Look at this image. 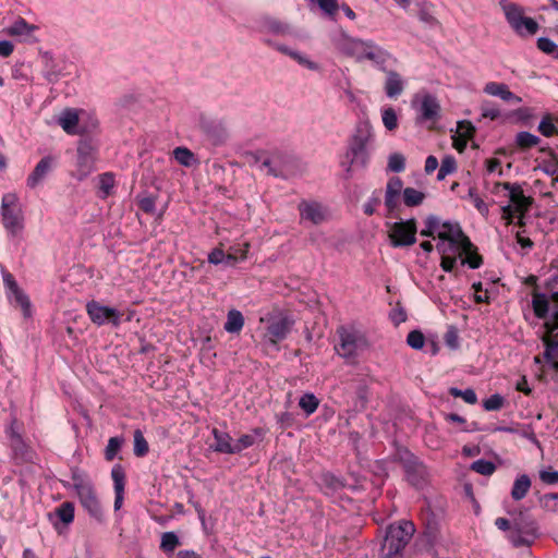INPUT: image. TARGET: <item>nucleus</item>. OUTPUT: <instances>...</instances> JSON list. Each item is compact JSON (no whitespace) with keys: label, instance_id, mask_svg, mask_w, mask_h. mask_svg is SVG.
Returning <instances> with one entry per match:
<instances>
[{"label":"nucleus","instance_id":"f8f14e48","mask_svg":"<svg viewBox=\"0 0 558 558\" xmlns=\"http://www.w3.org/2000/svg\"><path fill=\"white\" fill-rule=\"evenodd\" d=\"M87 314L90 320L98 325L111 323L113 326H119L121 322V314L113 307L105 306L97 301H90L86 305Z\"/></svg>","mask_w":558,"mask_h":558},{"label":"nucleus","instance_id":"864d4df0","mask_svg":"<svg viewBox=\"0 0 558 558\" xmlns=\"http://www.w3.org/2000/svg\"><path fill=\"white\" fill-rule=\"evenodd\" d=\"M418 20L422 23H424L427 26H429V27H434V26H437L439 24L438 20L434 16L433 12L427 7H423L418 11Z\"/></svg>","mask_w":558,"mask_h":558},{"label":"nucleus","instance_id":"5701e85b","mask_svg":"<svg viewBox=\"0 0 558 558\" xmlns=\"http://www.w3.org/2000/svg\"><path fill=\"white\" fill-rule=\"evenodd\" d=\"M111 477L113 481L114 488V504L113 508L116 511L120 510L123 504L124 485H125V473L120 464H116L111 470Z\"/></svg>","mask_w":558,"mask_h":558},{"label":"nucleus","instance_id":"ddd939ff","mask_svg":"<svg viewBox=\"0 0 558 558\" xmlns=\"http://www.w3.org/2000/svg\"><path fill=\"white\" fill-rule=\"evenodd\" d=\"M96 145L90 138H82L77 144V168L81 179L94 170Z\"/></svg>","mask_w":558,"mask_h":558},{"label":"nucleus","instance_id":"c03bdc74","mask_svg":"<svg viewBox=\"0 0 558 558\" xmlns=\"http://www.w3.org/2000/svg\"><path fill=\"white\" fill-rule=\"evenodd\" d=\"M539 26L532 17L524 16L520 22V32H515L519 36L534 35L537 33Z\"/></svg>","mask_w":558,"mask_h":558},{"label":"nucleus","instance_id":"13d9d810","mask_svg":"<svg viewBox=\"0 0 558 558\" xmlns=\"http://www.w3.org/2000/svg\"><path fill=\"white\" fill-rule=\"evenodd\" d=\"M400 195L385 191V206L388 210V216L397 209L399 205Z\"/></svg>","mask_w":558,"mask_h":558},{"label":"nucleus","instance_id":"a19ab883","mask_svg":"<svg viewBox=\"0 0 558 558\" xmlns=\"http://www.w3.org/2000/svg\"><path fill=\"white\" fill-rule=\"evenodd\" d=\"M173 156L175 160L184 167L192 166L194 161V154L189 148L185 147H177L173 150Z\"/></svg>","mask_w":558,"mask_h":558},{"label":"nucleus","instance_id":"49530a36","mask_svg":"<svg viewBox=\"0 0 558 558\" xmlns=\"http://www.w3.org/2000/svg\"><path fill=\"white\" fill-rule=\"evenodd\" d=\"M14 294V300L16 304H19L23 311V314L25 317L31 316V302L28 296L17 288L16 290L12 291Z\"/></svg>","mask_w":558,"mask_h":558},{"label":"nucleus","instance_id":"c756f323","mask_svg":"<svg viewBox=\"0 0 558 558\" xmlns=\"http://www.w3.org/2000/svg\"><path fill=\"white\" fill-rule=\"evenodd\" d=\"M531 488V480L526 474L520 475L513 483L511 497L513 500L523 499Z\"/></svg>","mask_w":558,"mask_h":558},{"label":"nucleus","instance_id":"c9c22d12","mask_svg":"<svg viewBox=\"0 0 558 558\" xmlns=\"http://www.w3.org/2000/svg\"><path fill=\"white\" fill-rule=\"evenodd\" d=\"M463 255H465V257H461V265H468L472 269H477L482 266L483 258L477 254L473 243L470 252H463Z\"/></svg>","mask_w":558,"mask_h":558},{"label":"nucleus","instance_id":"72a5a7b5","mask_svg":"<svg viewBox=\"0 0 558 558\" xmlns=\"http://www.w3.org/2000/svg\"><path fill=\"white\" fill-rule=\"evenodd\" d=\"M532 304L535 315L538 318H545L548 313V300L546 295L543 293L534 294Z\"/></svg>","mask_w":558,"mask_h":558},{"label":"nucleus","instance_id":"bf43d9fd","mask_svg":"<svg viewBox=\"0 0 558 558\" xmlns=\"http://www.w3.org/2000/svg\"><path fill=\"white\" fill-rule=\"evenodd\" d=\"M469 196L473 201L476 209L484 216L488 215V206L484 203V201L477 195L475 189L469 190Z\"/></svg>","mask_w":558,"mask_h":558},{"label":"nucleus","instance_id":"3c124183","mask_svg":"<svg viewBox=\"0 0 558 558\" xmlns=\"http://www.w3.org/2000/svg\"><path fill=\"white\" fill-rule=\"evenodd\" d=\"M505 399L499 393L492 395L488 399L484 400L483 407L486 411H498L502 408Z\"/></svg>","mask_w":558,"mask_h":558},{"label":"nucleus","instance_id":"8fccbe9b","mask_svg":"<svg viewBox=\"0 0 558 558\" xmlns=\"http://www.w3.org/2000/svg\"><path fill=\"white\" fill-rule=\"evenodd\" d=\"M407 343L415 350H420L424 347L425 337L420 330H412L407 337Z\"/></svg>","mask_w":558,"mask_h":558},{"label":"nucleus","instance_id":"423d86ee","mask_svg":"<svg viewBox=\"0 0 558 558\" xmlns=\"http://www.w3.org/2000/svg\"><path fill=\"white\" fill-rule=\"evenodd\" d=\"M73 486L77 493L80 501L90 517L97 521L102 520V509L95 494L94 487L83 474L74 471L72 474Z\"/></svg>","mask_w":558,"mask_h":558},{"label":"nucleus","instance_id":"2eb2a0df","mask_svg":"<svg viewBox=\"0 0 558 558\" xmlns=\"http://www.w3.org/2000/svg\"><path fill=\"white\" fill-rule=\"evenodd\" d=\"M294 320L289 316H279L270 320L266 328L265 339L272 344L284 340L290 333Z\"/></svg>","mask_w":558,"mask_h":558},{"label":"nucleus","instance_id":"4468645a","mask_svg":"<svg viewBox=\"0 0 558 558\" xmlns=\"http://www.w3.org/2000/svg\"><path fill=\"white\" fill-rule=\"evenodd\" d=\"M301 222L320 225L328 219L327 208L318 202L303 199L298 205Z\"/></svg>","mask_w":558,"mask_h":558},{"label":"nucleus","instance_id":"58836bf2","mask_svg":"<svg viewBox=\"0 0 558 558\" xmlns=\"http://www.w3.org/2000/svg\"><path fill=\"white\" fill-rule=\"evenodd\" d=\"M134 454L136 457H144L147 454L149 447L143 433L140 429L134 432Z\"/></svg>","mask_w":558,"mask_h":558},{"label":"nucleus","instance_id":"338daca9","mask_svg":"<svg viewBox=\"0 0 558 558\" xmlns=\"http://www.w3.org/2000/svg\"><path fill=\"white\" fill-rule=\"evenodd\" d=\"M539 478L542 482L548 485L558 483V471H541Z\"/></svg>","mask_w":558,"mask_h":558},{"label":"nucleus","instance_id":"20e7f679","mask_svg":"<svg viewBox=\"0 0 558 558\" xmlns=\"http://www.w3.org/2000/svg\"><path fill=\"white\" fill-rule=\"evenodd\" d=\"M2 223L9 235L13 239L20 238L24 229V216L19 197L13 193L2 196L0 208Z\"/></svg>","mask_w":558,"mask_h":558},{"label":"nucleus","instance_id":"0eeeda50","mask_svg":"<svg viewBox=\"0 0 558 558\" xmlns=\"http://www.w3.org/2000/svg\"><path fill=\"white\" fill-rule=\"evenodd\" d=\"M537 524L525 513H520L512 521L510 532L507 534L508 541L514 547L530 546L537 538Z\"/></svg>","mask_w":558,"mask_h":558},{"label":"nucleus","instance_id":"393cba45","mask_svg":"<svg viewBox=\"0 0 558 558\" xmlns=\"http://www.w3.org/2000/svg\"><path fill=\"white\" fill-rule=\"evenodd\" d=\"M472 246L464 245L463 241H439L436 245L437 251L444 257H462L463 252H470Z\"/></svg>","mask_w":558,"mask_h":558},{"label":"nucleus","instance_id":"f03ea898","mask_svg":"<svg viewBox=\"0 0 558 558\" xmlns=\"http://www.w3.org/2000/svg\"><path fill=\"white\" fill-rule=\"evenodd\" d=\"M373 128L368 121H361L356 124L341 167L347 178H351L356 170L365 169L369 160L367 145L373 140Z\"/></svg>","mask_w":558,"mask_h":558},{"label":"nucleus","instance_id":"39448f33","mask_svg":"<svg viewBox=\"0 0 558 558\" xmlns=\"http://www.w3.org/2000/svg\"><path fill=\"white\" fill-rule=\"evenodd\" d=\"M339 342L335 345V350L339 356L351 360L368 347L365 336L353 329L341 326L337 330Z\"/></svg>","mask_w":558,"mask_h":558},{"label":"nucleus","instance_id":"9b49d317","mask_svg":"<svg viewBox=\"0 0 558 558\" xmlns=\"http://www.w3.org/2000/svg\"><path fill=\"white\" fill-rule=\"evenodd\" d=\"M388 238L393 247L411 246L416 242V220L414 218L387 223Z\"/></svg>","mask_w":558,"mask_h":558},{"label":"nucleus","instance_id":"de8ad7c7","mask_svg":"<svg viewBox=\"0 0 558 558\" xmlns=\"http://www.w3.org/2000/svg\"><path fill=\"white\" fill-rule=\"evenodd\" d=\"M179 544V537L177 536L175 533L166 532L162 534L160 547L165 551H173Z\"/></svg>","mask_w":558,"mask_h":558},{"label":"nucleus","instance_id":"7c9ffc66","mask_svg":"<svg viewBox=\"0 0 558 558\" xmlns=\"http://www.w3.org/2000/svg\"><path fill=\"white\" fill-rule=\"evenodd\" d=\"M402 199L408 207H414L423 203L425 194L414 187H405L402 192Z\"/></svg>","mask_w":558,"mask_h":558},{"label":"nucleus","instance_id":"1a4fd4ad","mask_svg":"<svg viewBox=\"0 0 558 558\" xmlns=\"http://www.w3.org/2000/svg\"><path fill=\"white\" fill-rule=\"evenodd\" d=\"M415 532L414 524L410 521H400L398 524H391L385 535L381 548L389 550V554H401L403 548L412 538Z\"/></svg>","mask_w":558,"mask_h":558},{"label":"nucleus","instance_id":"a211bd4d","mask_svg":"<svg viewBox=\"0 0 558 558\" xmlns=\"http://www.w3.org/2000/svg\"><path fill=\"white\" fill-rule=\"evenodd\" d=\"M386 73V80L384 83V90L388 98L396 99L404 90L407 81L400 73L393 70H388Z\"/></svg>","mask_w":558,"mask_h":558},{"label":"nucleus","instance_id":"f704fd0d","mask_svg":"<svg viewBox=\"0 0 558 558\" xmlns=\"http://www.w3.org/2000/svg\"><path fill=\"white\" fill-rule=\"evenodd\" d=\"M299 405L308 416L317 410L319 400L313 393H305L300 398Z\"/></svg>","mask_w":558,"mask_h":558},{"label":"nucleus","instance_id":"b1692460","mask_svg":"<svg viewBox=\"0 0 558 558\" xmlns=\"http://www.w3.org/2000/svg\"><path fill=\"white\" fill-rule=\"evenodd\" d=\"M81 119L82 118H80L77 110L66 108L59 116L58 123L64 130V132L71 135H75L78 134Z\"/></svg>","mask_w":558,"mask_h":558},{"label":"nucleus","instance_id":"e433bc0d","mask_svg":"<svg viewBox=\"0 0 558 558\" xmlns=\"http://www.w3.org/2000/svg\"><path fill=\"white\" fill-rule=\"evenodd\" d=\"M537 130L545 137H551L558 134V128L554 124L550 114H546L542 118Z\"/></svg>","mask_w":558,"mask_h":558},{"label":"nucleus","instance_id":"6e6552de","mask_svg":"<svg viewBox=\"0 0 558 558\" xmlns=\"http://www.w3.org/2000/svg\"><path fill=\"white\" fill-rule=\"evenodd\" d=\"M395 460L399 462L405 472L408 482L415 487H423L427 481L426 466L407 448H399L395 453Z\"/></svg>","mask_w":558,"mask_h":558},{"label":"nucleus","instance_id":"4d7b16f0","mask_svg":"<svg viewBox=\"0 0 558 558\" xmlns=\"http://www.w3.org/2000/svg\"><path fill=\"white\" fill-rule=\"evenodd\" d=\"M255 437L250 434L242 435L235 442H234V450L235 453L241 452L242 450L250 448L254 445Z\"/></svg>","mask_w":558,"mask_h":558},{"label":"nucleus","instance_id":"f3484780","mask_svg":"<svg viewBox=\"0 0 558 558\" xmlns=\"http://www.w3.org/2000/svg\"><path fill=\"white\" fill-rule=\"evenodd\" d=\"M483 90L485 94L498 97L507 104L519 105L522 101V98L513 94L505 83L488 82Z\"/></svg>","mask_w":558,"mask_h":558},{"label":"nucleus","instance_id":"a878e982","mask_svg":"<svg viewBox=\"0 0 558 558\" xmlns=\"http://www.w3.org/2000/svg\"><path fill=\"white\" fill-rule=\"evenodd\" d=\"M544 341L546 343L544 356L558 371V328H551L550 337L545 338Z\"/></svg>","mask_w":558,"mask_h":558},{"label":"nucleus","instance_id":"4c0bfd02","mask_svg":"<svg viewBox=\"0 0 558 558\" xmlns=\"http://www.w3.org/2000/svg\"><path fill=\"white\" fill-rule=\"evenodd\" d=\"M34 31V26L26 23L25 20L19 19L8 29L7 33L11 36L29 35Z\"/></svg>","mask_w":558,"mask_h":558},{"label":"nucleus","instance_id":"603ef678","mask_svg":"<svg viewBox=\"0 0 558 558\" xmlns=\"http://www.w3.org/2000/svg\"><path fill=\"white\" fill-rule=\"evenodd\" d=\"M481 116L482 118H487L490 120H496L500 116V110L490 101H483L481 105Z\"/></svg>","mask_w":558,"mask_h":558},{"label":"nucleus","instance_id":"aec40b11","mask_svg":"<svg viewBox=\"0 0 558 558\" xmlns=\"http://www.w3.org/2000/svg\"><path fill=\"white\" fill-rule=\"evenodd\" d=\"M439 241H454L460 240L464 242V245L472 246V242L464 234L458 222L445 221L441 225V230L438 232Z\"/></svg>","mask_w":558,"mask_h":558},{"label":"nucleus","instance_id":"69168bd1","mask_svg":"<svg viewBox=\"0 0 558 558\" xmlns=\"http://www.w3.org/2000/svg\"><path fill=\"white\" fill-rule=\"evenodd\" d=\"M440 169H442L444 172H447L448 174H451L456 172L457 170V161L454 157L452 156H446L441 160Z\"/></svg>","mask_w":558,"mask_h":558},{"label":"nucleus","instance_id":"7ed1b4c3","mask_svg":"<svg viewBox=\"0 0 558 558\" xmlns=\"http://www.w3.org/2000/svg\"><path fill=\"white\" fill-rule=\"evenodd\" d=\"M259 169L267 174L283 180L302 174L304 165L293 155L272 151L258 159Z\"/></svg>","mask_w":558,"mask_h":558},{"label":"nucleus","instance_id":"052dcab7","mask_svg":"<svg viewBox=\"0 0 558 558\" xmlns=\"http://www.w3.org/2000/svg\"><path fill=\"white\" fill-rule=\"evenodd\" d=\"M403 190V182L399 177H392L388 180L386 192H391L401 196Z\"/></svg>","mask_w":558,"mask_h":558},{"label":"nucleus","instance_id":"37998d69","mask_svg":"<svg viewBox=\"0 0 558 558\" xmlns=\"http://www.w3.org/2000/svg\"><path fill=\"white\" fill-rule=\"evenodd\" d=\"M123 444V438L121 437H111L108 440L106 450H105V458L108 461H112L116 456L118 454L119 450L121 449V446Z\"/></svg>","mask_w":558,"mask_h":558},{"label":"nucleus","instance_id":"79ce46f5","mask_svg":"<svg viewBox=\"0 0 558 558\" xmlns=\"http://www.w3.org/2000/svg\"><path fill=\"white\" fill-rule=\"evenodd\" d=\"M471 470L482 475H492L496 465L490 461L478 459L471 464Z\"/></svg>","mask_w":558,"mask_h":558},{"label":"nucleus","instance_id":"bb28decb","mask_svg":"<svg viewBox=\"0 0 558 558\" xmlns=\"http://www.w3.org/2000/svg\"><path fill=\"white\" fill-rule=\"evenodd\" d=\"M213 435L215 438V444L213 445L215 451L227 454L235 453L234 442H232V438L228 433L214 429Z\"/></svg>","mask_w":558,"mask_h":558},{"label":"nucleus","instance_id":"f257e3e1","mask_svg":"<svg viewBox=\"0 0 558 558\" xmlns=\"http://www.w3.org/2000/svg\"><path fill=\"white\" fill-rule=\"evenodd\" d=\"M338 49L357 62L369 61L376 69L387 72L390 63L397 62L391 52L372 39H361L342 35L338 40Z\"/></svg>","mask_w":558,"mask_h":558},{"label":"nucleus","instance_id":"09e8293b","mask_svg":"<svg viewBox=\"0 0 558 558\" xmlns=\"http://www.w3.org/2000/svg\"><path fill=\"white\" fill-rule=\"evenodd\" d=\"M475 131H476L475 126L469 120H462L457 123L456 133L463 137H466L468 140H470L474 136Z\"/></svg>","mask_w":558,"mask_h":558},{"label":"nucleus","instance_id":"ea45409f","mask_svg":"<svg viewBox=\"0 0 558 558\" xmlns=\"http://www.w3.org/2000/svg\"><path fill=\"white\" fill-rule=\"evenodd\" d=\"M405 169V157L401 153L390 154L388 157V170L400 173Z\"/></svg>","mask_w":558,"mask_h":558},{"label":"nucleus","instance_id":"6e6d98bb","mask_svg":"<svg viewBox=\"0 0 558 558\" xmlns=\"http://www.w3.org/2000/svg\"><path fill=\"white\" fill-rule=\"evenodd\" d=\"M83 114H85V112H83ZM86 117H87L86 123L83 121V119H81L78 134L93 132L94 130H96L98 128L99 122L94 116L86 113Z\"/></svg>","mask_w":558,"mask_h":558},{"label":"nucleus","instance_id":"6ab92c4d","mask_svg":"<svg viewBox=\"0 0 558 558\" xmlns=\"http://www.w3.org/2000/svg\"><path fill=\"white\" fill-rule=\"evenodd\" d=\"M499 7L501 8L506 21L514 32H520V22L524 17V10L522 7L508 0H499Z\"/></svg>","mask_w":558,"mask_h":558},{"label":"nucleus","instance_id":"412c9836","mask_svg":"<svg viewBox=\"0 0 558 558\" xmlns=\"http://www.w3.org/2000/svg\"><path fill=\"white\" fill-rule=\"evenodd\" d=\"M498 186H502L505 190L509 191L510 202L515 206L517 211L525 213L531 205V201L523 193V190L520 185L511 184L509 182L498 183Z\"/></svg>","mask_w":558,"mask_h":558},{"label":"nucleus","instance_id":"e2e57ef3","mask_svg":"<svg viewBox=\"0 0 558 558\" xmlns=\"http://www.w3.org/2000/svg\"><path fill=\"white\" fill-rule=\"evenodd\" d=\"M138 206L143 211L148 213V214H154L155 207H156L155 197H153V196L138 197Z\"/></svg>","mask_w":558,"mask_h":558},{"label":"nucleus","instance_id":"5fc2aeb1","mask_svg":"<svg viewBox=\"0 0 558 558\" xmlns=\"http://www.w3.org/2000/svg\"><path fill=\"white\" fill-rule=\"evenodd\" d=\"M537 48L547 54H554L558 50V45L547 37H539Z\"/></svg>","mask_w":558,"mask_h":558},{"label":"nucleus","instance_id":"c85d7f7f","mask_svg":"<svg viewBox=\"0 0 558 558\" xmlns=\"http://www.w3.org/2000/svg\"><path fill=\"white\" fill-rule=\"evenodd\" d=\"M244 326V317L238 310H230L227 314L225 330L229 333H239Z\"/></svg>","mask_w":558,"mask_h":558},{"label":"nucleus","instance_id":"cd10ccee","mask_svg":"<svg viewBox=\"0 0 558 558\" xmlns=\"http://www.w3.org/2000/svg\"><path fill=\"white\" fill-rule=\"evenodd\" d=\"M276 49L278 51H280L281 53L289 56L290 58L295 60L299 64L305 66L308 70L317 71L319 69V66L316 62L310 60L305 54H303L296 50H293L286 45H277Z\"/></svg>","mask_w":558,"mask_h":558},{"label":"nucleus","instance_id":"0e129e2a","mask_svg":"<svg viewBox=\"0 0 558 558\" xmlns=\"http://www.w3.org/2000/svg\"><path fill=\"white\" fill-rule=\"evenodd\" d=\"M316 2L324 13L329 16L333 15L338 10V0H316Z\"/></svg>","mask_w":558,"mask_h":558},{"label":"nucleus","instance_id":"a18cd8bd","mask_svg":"<svg viewBox=\"0 0 558 558\" xmlns=\"http://www.w3.org/2000/svg\"><path fill=\"white\" fill-rule=\"evenodd\" d=\"M381 119L385 128L392 131L398 126V117L393 108L389 107L383 110Z\"/></svg>","mask_w":558,"mask_h":558},{"label":"nucleus","instance_id":"774afa93","mask_svg":"<svg viewBox=\"0 0 558 558\" xmlns=\"http://www.w3.org/2000/svg\"><path fill=\"white\" fill-rule=\"evenodd\" d=\"M542 171H544L548 175L558 174V160H548L543 163L541 167Z\"/></svg>","mask_w":558,"mask_h":558},{"label":"nucleus","instance_id":"4be33fe9","mask_svg":"<svg viewBox=\"0 0 558 558\" xmlns=\"http://www.w3.org/2000/svg\"><path fill=\"white\" fill-rule=\"evenodd\" d=\"M199 128L216 145L223 143L227 138V131L221 122L202 119Z\"/></svg>","mask_w":558,"mask_h":558},{"label":"nucleus","instance_id":"473e14b6","mask_svg":"<svg viewBox=\"0 0 558 558\" xmlns=\"http://www.w3.org/2000/svg\"><path fill=\"white\" fill-rule=\"evenodd\" d=\"M54 515L64 524H70L74 520V506L72 502L61 504L54 511Z\"/></svg>","mask_w":558,"mask_h":558},{"label":"nucleus","instance_id":"2f4dec72","mask_svg":"<svg viewBox=\"0 0 558 558\" xmlns=\"http://www.w3.org/2000/svg\"><path fill=\"white\" fill-rule=\"evenodd\" d=\"M539 142L541 140L538 136L526 131H521L515 136V143L522 149L532 148L538 145Z\"/></svg>","mask_w":558,"mask_h":558},{"label":"nucleus","instance_id":"9d476101","mask_svg":"<svg viewBox=\"0 0 558 558\" xmlns=\"http://www.w3.org/2000/svg\"><path fill=\"white\" fill-rule=\"evenodd\" d=\"M416 109V123L433 129L441 118V106L436 96L425 94L413 102Z\"/></svg>","mask_w":558,"mask_h":558},{"label":"nucleus","instance_id":"dca6fc26","mask_svg":"<svg viewBox=\"0 0 558 558\" xmlns=\"http://www.w3.org/2000/svg\"><path fill=\"white\" fill-rule=\"evenodd\" d=\"M54 166V158L52 156H46L41 158L35 166L33 172L28 175L26 184L29 189H35L43 184L47 175L50 173Z\"/></svg>","mask_w":558,"mask_h":558},{"label":"nucleus","instance_id":"680f3d73","mask_svg":"<svg viewBox=\"0 0 558 558\" xmlns=\"http://www.w3.org/2000/svg\"><path fill=\"white\" fill-rule=\"evenodd\" d=\"M100 190L108 195L110 191L113 189L114 185V179L113 175L109 172H106L100 175L99 180Z\"/></svg>","mask_w":558,"mask_h":558}]
</instances>
